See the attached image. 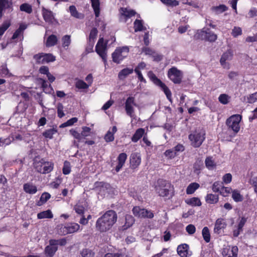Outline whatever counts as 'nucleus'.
Returning <instances> with one entry per match:
<instances>
[{
    "instance_id": "nucleus-1",
    "label": "nucleus",
    "mask_w": 257,
    "mask_h": 257,
    "mask_svg": "<svg viewBox=\"0 0 257 257\" xmlns=\"http://www.w3.org/2000/svg\"><path fill=\"white\" fill-rule=\"evenodd\" d=\"M117 220V215L115 211L109 210L99 217L96 222V228L100 232H105L109 230Z\"/></svg>"
},
{
    "instance_id": "nucleus-2",
    "label": "nucleus",
    "mask_w": 257,
    "mask_h": 257,
    "mask_svg": "<svg viewBox=\"0 0 257 257\" xmlns=\"http://www.w3.org/2000/svg\"><path fill=\"white\" fill-rule=\"evenodd\" d=\"M173 189V186L171 183L163 179L158 180L155 186V190L157 193L162 197L169 196Z\"/></svg>"
},
{
    "instance_id": "nucleus-3",
    "label": "nucleus",
    "mask_w": 257,
    "mask_h": 257,
    "mask_svg": "<svg viewBox=\"0 0 257 257\" xmlns=\"http://www.w3.org/2000/svg\"><path fill=\"white\" fill-rule=\"evenodd\" d=\"M205 139V133L203 130H196L189 135L191 145L194 148L199 147Z\"/></svg>"
},
{
    "instance_id": "nucleus-4",
    "label": "nucleus",
    "mask_w": 257,
    "mask_h": 257,
    "mask_svg": "<svg viewBox=\"0 0 257 257\" xmlns=\"http://www.w3.org/2000/svg\"><path fill=\"white\" fill-rule=\"evenodd\" d=\"M148 76L150 80L157 86L160 87L166 95L167 99L172 102V93L169 88L158 78L154 73L150 71L148 73Z\"/></svg>"
},
{
    "instance_id": "nucleus-5",
    "label": "nucleus",
    "mask_w": 257,
    "mask_h": 257,
    "mask_svg": "<svg viewBox=\"0 0 257 257\" xmlns=\"http://www.w3.org/2000/svg\"><path fill=\"white\" fill-rule=\"evenodd\" d=\"M137 106V104L135 102V97H128L125 101L124 108L126 114L132 119L131 122L132 123L137 119V116L135 113L134 106Z\"/></svg>"
},
{
    "instance_id": "nucleus-6",
    "label": "nucleus",
    "mask_w": 257,
    "mask_h": 257,
    "mask_svg": "<svg viewBox=\"0 0 257 257\" xmlns=\"http://www.w3.org/2000/svg\"><path fill=\"white\" fill-rule=\"evenodd\" d=\"M241 115L234 114L227 119L226 124L229 129H231L234 134H236L240 130V122L241 120Z\"/></svg>"
},
{
    "instance_id": "nucleus-7",
    "label": "nucleus",
    "mask_w": 257,
    "mask_h": 257,
    "mask_svg": "<svg viewBox=\"0 0 257 257\" xmlns=\"http://www.w3.org/2000/svg\"><path fill=\"white\" fill-rule=\"evenodd\" d=\"M129 49L127 47L117 48L112 54V60L114 62L119 63L128 54Z\"/></svg>"
},
{
    "instance_id": "nucleus-8",
    "label": "nucleus",
    "mask_w": 257,
    "mask_h": 257,
    "mask_svg": "<svg viewBox=\"0 0 257 257\" xmlns=\"http://www.w3.org/2000/svg\"><path fill=\"white\" fill-rule=\"evenodd\" d=\"M168 76L174 83L179 84L182 81L183 74L180 70L173 67L168 70Z\"/></svg>"
},
{
    "instance_id": "nucleus-9",
    "label": "nucleus",
    "mask_w": 257,
    "mask_h": 257,
    "mask_svg": "<svg viewBox=\"0 0 257 257\" xmlns=\"http://www.w3.org/2000/svg\"><path fill=\"white\" fill-rule=\"evenodd\" d=\"M95 51L104 62L106 61V43L102 38H100L96 45Z\"/></svg>"
},
{
    "instance_id": "nucleus-10",
    "label": "nucleus",
    "mask_w": 257,
    "mask_h": 257,
    "mask_svg": "<svg viewBox=\"0 0 257 257\" xmlns=\"http://www.w3.org/2000/svg\"><path fill=\"white\" fill-rule=\"evenodd\" d=\"M133 212L135 216L140 218H152L154 217V214L151 211L139 206L134 207Z\"/></svg>"
},
{
    "instance_id": "nucleus-11",
    "label": "nucleus",
    "mask_w": 257,
    "mask_h": 257,
    "mask_svg": "<svg viewBox=\"0 0 257 257\" xmlns=\"http://www.w3.org/2000/svg\"><path fill=\"white\" fill-rule=\"evenodd\" d=\"M233 56V52L230 49L228 50L222 55L220 59V63L224 68L227 69L229 68V64L226 61L231 60L232 59Z\"/></svg>"
},
{
    "instance_id": "nucleus-12",
    "label": "nucleus",
    "mask_w": 257,
    "mask_h": 257,
    "mask_svg": "<svg viewBox=\"0 0 257 257\" xmlns=\"http://www.w3.org/2000/svg\"><path fill=\"white\" fill-rule=\"evenodd\" d=\"M119 13L120 14L119 19L122 22H126L127 19L134 16L136 14V12L134 10L124 8H121L120 9Z\"/></svg>"
},
{
    "instance_id": "nucleus-13",
    "label": "nucleus",
    "mask_w": 257,
    "mask_h": 257,
    "mask_svg": "<svg viewBox=\"0 0 257 257\" xmlns=\"http://www.w3.org/2000/svg\"><path fill=\"white\" fill-rule=\"evenodd\" d=\"M238 248L236 246H227L224 247L222 251L223 257H237Z\"/></svg>"
},
{
    "instance_id": "nucleus-14",
    "label": "nucleus",
    "mask_w": 257,
    "mask_h": 257,
    "mask_svg": "<svg viewBox=\"0 0 257 257\" xmlns=\"http://www.w3.org/2000/svg\"><path fill=\"white\" fill-rule=\"evenodd\" d=\"M6 10L13 11V0H0V19L3 16V11Z\"/></svg>"
},
{
    "instance_id": "nucleus-15",
    "label": "nucleus",
    "mask_w": 257,
    "mask_h": 257,
    "mask_svg": "<svg viewBox=\"0 0 257 257\" xmlns=\"http://www.w3.org/2000/svg\"><path fill=\"white\" fill-rule=\"evenodd\" d=\"M177 253L181 257H189L191 255V252L189 251V246L187 244L184 243L178 246Z\"/></svg>"
},
{
    "instance_id": "nucleus-16",
    "label": "nucleus",
    "mask_w": 257,
    "mask_h": 257,
    "mask_svg": "<svg viewBox=\"0 0 257 257\" xmlns=\"http://www.w3.org/2000/svg\"><path fill=\"white\" fill-rule=\"evenodd\" d=\"M87 205L85 201H79L74 206L73 209L75 212L80 215H83L85 211L87 210Z\"/></svg>"
},
{
    "instance_id": "nucleus-17",
    "label": "nucleus",
    "mask_w": 257,
    "mask_h": 257,
    "mask_svg": "<svg viewBox=\"0 0 257 257\" xmlns=\"http://www.w3.org/2000/svg\"><path fill=\"white\" fill-rule=\"evenodd\" d=\"M37 82L41 85L43 91L47 93H50L53 90V88L50 83L43 78H39L37 79Z\"/></svg>"
},
{
    "instance_id": "nucleus-18",
    "label": "nucleus",
    "mask_w": 257,
    "mask_h": 257,
    "mask_svg": "<svg viewBox=\"0 0 257 257\" xmlns=\"http://www.w3.org/2000/svg\"><path fill=\"white\" fill-rule=\"evenodd\" d=\"M42 15L46 22L48 23H53L54 20V16L52 11L45 8H43Z\"/></svg>"
},
{
    "instance_id": "nucleus-19",
    "label": "nucleus",
    "mask_w": 257,
    "mask_h": 257,
    "mask_svg": "<svg viewBox=\"0 0 257 257\" xmlns=\"http://www.w3.org/2000/svg\"><path fill=\"white\" fill-rule=\"evenodd\" d=\"M200 35L202 39H206L210 42L215 41L217 38V36L214 33L211 32H207L205 30H202L201 32Z\"/></svg>"
},
{
    "instance_id": "nucleus-20",
    "label": "nucleus",
    "mask_w": 257,
    "mask_h": 257,
    "mask_svg": "<svg viewBox=\"0 0 257 257\" xmlns=\"http://www.w3.org/2000/svg\"><path fill=\"white\" fill-rule=\"evenodd\" d=\"M141 162V156L139 154L133 153L130 157V163L133 168H137Z\"/></svg>"
},
{
    "instance_id": "nucleus-21",
    "label": "nucleus",
    "mask_w": 257,
    "mask_h": 257,
    "mask_svg": "<svg viewBox=\"0 0 257 257\" xmlns=\"http://www.w3.org/2000/svg\"><path fill=\"white\" fill-rule=\"evenodd\" d=\"M127 158V155L125 153H120L117 157L118 164L115 167V171L118 172L122 166L124 165Z\"/></svg>"
},
{
    "instance_id": "nucleus-22",
    "label": "nucleus",
    "mask_w": 257,
    "mask_h": 257,
    "mask_svg": "<svg viewBox=\"0 0 257 257\" xmlns=\"http://www.w3.org/2000/svg\"><path fill=\"white\" fill-rule=\"evenodd\" d=\"M57 249V246H56L55 245H51L49 243V245L46 246L45 248V254L46 257H53Z\"/></svg>"
},
{
    "instance_id": "nucleus-23",
    "label": "nucleus",
    "mask_w": 257,
    "mask_h": 257,
    "mask_svg": "<svg viewBox=\"0 0 257 257\" xmlns=\"http://www.w3.org/2000/svg\"><path fill=\"white\" fill-rule=\"evenodd\" d=\"M23 189L25 192L30 194H35L37 191V187L32 183H25Z\"/></svg>"
},
{
    "instance_id": "nucleus-24",
    "label": "nucleus",
    "mask_w": 257,
    "mask_h": 257,
    "mask_svg": "<svg viewBox=\"0 0 257 257\" xmlns=\"http://www.w3.org/2000/svg\"><path fill=\"white\" fill-rule=\"evenodd\" d=\"M54 164L51 162H46L44 160L43 170L40 169L39 173L42 174L49 173L51 172L53 169Z\"/></svg>"
},
{
    "instance_id": "nucleus-25",
    "label": "nucleus",
    "mask_w": 257,
    "mask_h": 257,
    "mask_svg": "<svg viewBox=\"0 0 257 257\" xmlns=\"http://www.w3.org/2000/svg\"><path fill=\"white\" fill-rule=\"evenodd\" d=\"M226 224L224 220L221 218L218 219L215 222L214 228V231L216 233L219 234L221 230L225 228Z\"/></svg>"
},
{
    "instance_id": "nucleus-26",
    "label": "nucleus",
    "mask_w": 257,
    "mask_h": 257,
    "mask_svg": "<svg viewBox=\"0 0 257 257\" xmlns=\"http://www.w3.org/2000/svg\"><path fill=\"white\" fill-rule=\"evenodd\" d=\"M228 8L224 5H220L218 6H214L211 8V12L215 15H219L226 11Z\"/></svg>"
},
{
    "instance_id": "nucleus-27",
    "label": "nucleus",
    "mask_w": 257,
    "mask_h": 257,
    "mask_svg": "<svg viewBox=\"0 0 257 257\" xmlns=\"http://www.w3.org/2000/svg\"><path fill=\"white\" fill-rule=\"evenodd\" d=\"M117 128L115 126H113L111 131L109 130L104 137V139L107 142H112L114 140V134L116 132Z\"/></svg>"
},
{
    "instance_id": "nucleus-28",
    "label": "nucleus",
    "mask_w": 257,
    "mask_h": 257,
    "mask_svg": "<svg viewBox=\"0 0 257 257\" xmlns=\"http://www.w3.org/2000/svg\"><path fill=\"white\" fill-rule=\"evenodd\" d=\"M145 134V130L142 128H140L137 130L134 135L132 137V141L133 142H137Z\"/></svg>"
},
{
    "instance_id": "nucleus-29",
    "label": "nucleus",
    "mask_w": 257,
    "mask_h": 257,
    "mask_svg": "<svg viewBox=\"0 0 257 257\" xmlns=\"http://www.w3.org/2000/svg\"><path fill=\"white\" fill-rule=\"evenodd\" d=\"M135 32L143 31L146 29L142 20L137 19L134 23Z\"/></svg>"
},
{
    "instance_id": "nucleus-30",
    "label": "nucleus",
    "mask_w": 257,
    "mask_h": 257,
    "mask_svg": "<svg viewBox=\"0 0 257 257\" xmlns=\"http://www.w3.org/2000/svg\"><path fill=\"white\" fill-rule=\"evenodd\" d=\"M219 197L218 195L212 193L208 194L205 197V201L209 204H215L218 201Z\"/></svg>"
},
{
    "instance_id": "nucleus-31",
    "label": "nucleus",
    "mask_w": 257,
    "mask_h": 257,
    "mask_svg": "<svg viewBox=\"0 0 257 257\" xmlns=\"http://www.w3.org/2000/svg\"><path fill=\"white\" fill-rule=\"evenodd\" d=\"M134 70L131 68H126L121 70L118 73V78L120 79H125L128 75L132 74Z\"/></svg>"
},
{
    "instance_id": "nucleus-32",
    "label": "nucleus",
    "mask_w": 257,
    "mask_h": 257,
    "mask_svg": "<svg viewBox=\"0 0 257 257\" xmlns=\"http://www.w3.org/2000/svg\"><path fill=\"white\" fill-rule=\"evenodd\" d=\"M91 2L95 17L97 18L100 14V1L99 0H91Z\"/></svg>"
},
{
    "instance_id": "nucleus-33",
    "label": "nucleus",
    "mask_w": 257,
    "mask_h": 257,
    "mask_svg": "<svg viewBox=\"0 0 257 257\" xmlns=\"http://www.w3.org/2000/svg\"><path fill=\"white\" fill-rule=\"evenodd\" d=\"M206 168L209 170H213L215 168L216 163L212 157H207L205 161Z\"/></svg>"
},
{
    "instance_id": "nucleus-34",
    "label": "nucleus",
    "mask_w": 257,
    "mask_h": 257,
    "mask_svg": "<svg viewBox=\"0 0 257 257\" xmlns=\"http://www.w3.org/2000/svg\"><path fill=\"white\" fill-rule=\"evenodd\" d=\"M97 30L96 28H93L90 33L89 37V43L90 44V50L92 49L93 44L97 35Z\"/></svg>"
},
{
    "instance_id": "nucleus-35",
    "label": "nucleus",
    "mask_w": 257,
    "mask_h": 257,
    "mask_svg": "<svg viewBox=\"0 0 257 257\" xmlns=\"http://www.w3.org/2000/svg\"><path fill=\"white\" fill-rule=\"evenodd\" d=\"M58 42V38L56 36L51 35L48 37L46 42V46L50 47L55 45Z\"/></svg>"
},
{
    "instance_id": "nucleus-36",
    "label": "nucleus",
    "mask_w": 257,
    "mask_h": 257,
    "mask_svg": "<svg viewBox=\"0 0 257 257\" xmlns=\"http://www.w3.org/2000/svg\"><path fill=\"white\" fill-rule=\"evenodd\" d=\"M232 198L236 202H241L243 200V196L240 194L238 190H233L232 191Z\"/></svg>"
},
{
    "instance_id": "nucleus-37",
    "label": "nucleus",
    "mask_w": 257,
    "mask_h": 257,
    "mask_svg": "<svg viewBox=\"0 0 257 257\" xmlns=\"http://www.w3.org/2000/svg\"><path fill=\"white\" fill-rule=\"evenodd\" d=\"M37 217L38 219H44V218H52L53 215L50 210H47L41 212L37 214Z\"/></svg>"
},
{
    "instance_id": "nucleus-38",
    "label": "nucleus",
    "mask_w": 257,
    "mask_h": 257,
    "mask_svg": "<svg viewBox=\"0 0 257 257\" xmlns=\"http://www.w3.org/2000/svg\"><path fill=\"white\" fill-rule=\"evenodd\" d=\"M200 187V185L197 183H191L190 184L186 189V193L187 194H192L198 189Z\"/></svg>"
},
{
    "instance_id": "nucleus-39",
    "label": "nucleus",
    "mask_w": 257,
    "mask_h": 257,
    "mask_svg": "<svg viewBox=\"0 0 257 257\" xmlns=\"http://www.w3.org/2000/svg\"><path fill=\"white\" fill-rule=\"evenodd\" d=\"M186 203L192 206H200L201 202L200 199L197 197H193L185 201Z\"/></svg>"
},
{
    "instance_id": "nucleus-40",
    "label": "nucleus",
    "mask_w": 257,
    "mask_h": 257,
    "mask_svg": "<svg viewBox=\"0 0 257 257\" xmlns=\"http://www.w3.org/2000/svg\"><path fill=\"white\" fill-rule=\"evenodd\" d=\"M135 220L134 217L130 215H126L125 216V222L123 226V229H126L131 227L134 223Z\"/></svg>"
},
{
    "instance_id": "nucleus-41",
    "label": "nucleus",
    "mask_w": 257,
    "mask_h": 257,
    "mask_svg": "<svg viewBox=\"0 0 257 257\" xmlns=\"http://www.w3.org/2000/svg\"><path fill=\"white\" fill-rule=\"evenodd\" d=\"M67 243L66 239L63 238L60 239H50L49 240V243L51 245H55L57 246L58 245L64 246L66 245Z\"/></svg>"
},
{
    "instance_id": "nucleus-42",
    "label": "nucleus",
    "mask_w": 257,
    "mask_h": 257,
    "mask_svg": "<svg viewBox=\"0 0 257 257\" xmlns=\"http://www.w3.org/2000/svg\"><path fill=\"white\" fill-rule=\"evenodd\" d=\"M71 37L70 35H65L62 38V47L65 49H67L71 43Z\"/></svg>"
},
{
    "instance_id": "nucleus-43",
    "label": "nucleus",
    "mask_w": 257,
    "mask_h": 257,
    "mask_svg": "<svg viewBox=\"0 0 257 257\" xmlns=\"http://www.w3.org/2000/svg\"><path fill=\"white\" fill-rule=\"evenodd\" d=\"M68 234L73 233L78 231L80 226L78 223H72L67 225Z\"/></svg>"
},
{
    "instance_id": "nucleus-44",
    "label": "nucleus",
    "mask_w": 257,
    "mask_h": 257,
    "mask_svg": "<svg viewBox=\"0 0 257 257\" xmlns=\"http://www.w3.org/2000/svg\"><path fill=\"white\" fill-rule=\"evenodd\" d=\"M69 12L71 15L73 17L78 19H81L83 18L82 15L77 12L76 8L74 6H71L69 7Z\"/></svg>"
},
{
    "instance_id": "nucleus-45",
    "label": "nucleus",
    "mask_w": 257,
    "mask_h": 257,
    "mask_svg": "<svg viewBox=\"0 0 257 257\" xmlns=\"http://www.w3.org/2000/svg\"><path fill=\"white\" fill-rule=\"evenodd\" d=\"M11 24L9 20L5 21L0 26V37L2 36L6 30L10 27Z\"/></svg>"
},
{
    "instance_id": "nucleus-46",
    "label": "nucleus",
    "mask_w": 257,
    "mask_h": 257,
    "mask_svg": "<svg viewBox=\"0 0 257 257\" xmlns=\"http://www.w3.org/2000/svg\"><path fill=\"white\" fill-rule=\"evenodd\" d=\"M57 133V130L55 128H50L47 130L43 133V136L46 138L49 139H51L53 138V136L54 134Z\"/></svg>"
},
{
    "instance_id": "nucleus-47",
    "label": "nucleus",
    "mask_w": 257,
    "mask_h": 257,
    "mask_svg": "<svg viewBox=\"0 0 257 257\" xmlns=\"http://www.w3.org/2000/svg\"><path fill=\"white\" fill-rule=\"evenodd\" d=\"M57 233L61 235H64L68 234L67 226L62 224L59 225L57 227Z\"/></svg>"
},
{
    "instance_id": "nucleus-48",
    "label": "nucleus",
    "mask_w": 257,
    "mask_h": 257,
    "mask_svg": "<svg viewBox=\"0 0 257 257\" xmlns=\"http://www.w3.org/2000/svg\"><path fill=\"white\" fill-rule=\"evenodd\" d=\"M51 195L48 193H43L39 201L38 202L37 204L39 206H41L44 203H45L50 198Z\"/></svg>"
},
{
    "instance_id": "nucleus-49",
    "label": "nucleus",
    "mask_w": 257,
    "mask_h": 257,
    "mask_svg": "<svg viewBox=\"0 0 257 257\" xmlns=\"http://www.w3.org/2000/svg\"><path fill=\"white\" fill-rule=\"evenodd\" d=\"M202 234L204 240L209 242L210 240V234L209 229L207 227H204L202 231Z\"/></svg>"
},
{
    "instance_id": "nucleus-50",
    "label": "nucleus",
    "mask_w": 257,
    "mask_h": 257,
    "mask_svg": "<svg viewBox=\"0 0 257 257\" xmlns=\"http://www.w3.org/2000/svg\"><path fill=\"white\" fill-rule=\"evenodd\" d=\"M20 10L21 11L25 12L28 14H31L32 12V6L27 3L22 4L20 7Z\"/></svg>"
},
{
    "instance_id": "nucleus-51",
    "label": "nucleus",
    "mask_w": 257,
    "mask_h": 257,
    "mask_svg": "<svg viewBox=\"0 0 257 257\" xmlns=\"http://www.w3.org/2000/svg\"><path fill=\"white\" fill-rule=\"evenodd\" d=\"M230 99V97L226 94H221L218 97L219 101L223 104H227L229 102Z\"/></svg>"
},
{
    "instance_id": "nucleus-52",
    "label": "nucleus",
    "mask_w": 257,
    "mask_h": 257,
    "mask_svg": "<svg viewBox=\"0 0 257 257\" xmlns=\"http://www.w3.org/2000/svg\"><path fill=\"white\" fill-rule=\"evenodd\" d=\"M223 187V183L218 181L215 182L212 186V190L214 192H219Z\"/></svg>"
},
{
    "instance_id": "nucleus-53",
    "label": "nucleus",
    "mask_w": 257,
    "mask_h": 257,
    "mask_svg": "<svg viewBox=\"0 0 257 257\" xmlns=\"http://www.w3.org/2000/svg\"><path fill=\"white\" fill-rule=\"evenodd\" d=\"M43 55L44 58L43 59L44 60V63L53 62L55 60V57L51 54L43 53Z\"/></svg>"
},
{
    "instance_id": "nucleus-54",
    "label": "nucleus",
    "mask_w": 257,
    "mask_h": 257,
    "mask_svg": "<svg viewBox=\"0 0 257 257\" xmlns=\"http://www.w3.org/2000/svg\"><path fill=\"white\" fill-rule=\"evenodd\" d=\"M75 86L78 89H87L89 87V85H88L83 80H78L76 82Z\"/></svg>"
},
{
    "instance_id": "nucleus-55",
    "label": "nucleus",
    "mask_w": 257,
    "mask_h": 257,
    "mask_svg": "<svg viewBox=\"0 0 257 257\" xmlns=\"http://www.w3.org/2000/svg\"><path fill=\"white\" fill-rule=\"evenodd\" d=\"M78 119L76 117H73L68 120H67L66 122L62 123L61 125V127H64L72 125L74 123L76 122L77 121Z\"/></svg>"
},
{
    "instance_id": "nucleus-56",
    "label": "nucleus",
    "mask_w": 257,
    "mask_h": 257,
    "mask_svg": "<svg viewBox=\"0 0 257 257\" xmlns=\"http://www.w3.org/2000/svg\"><path fill=\"white\" fill-rule=\"evenodd\" d=\"M63 173L65 175L69 174L71 172V167L70 163L68 161H65L64 163L63 167Z\"/></svg>"
},
{
    "instance_id": "nucleus-57",
    "label": "nucleus",
    "mask_w": 257,
    "mask_h": 257,
    "mask_svg": "<svg viewBox=\"0 0 257 257\" xmlns=\"http://www.w3.org/2000/svg\"><path fill=\"white\" fill-rule=\"evenodd\" d=\"M232 190L231 188L229 187H225L223 186L220 192V194L222 195L223 196L226 197L230 193L232 192Z\"/></svg>"
},
{
    "instance_id": "nucleus-58",
    "label": "nucleus",
    "mask_w": 257,
    "mask_h": 257,
    "mask_svg": "<svg viewBox=\"0 0 257 257\" xmlns=\"http://www.w3.org/2000/svg\"><path fill=\"white\" fill-rule=\"evenodd\" d=\"M165 5L172 7H175L179 5V2L176 0H160Z\"/></svg>"
},
{
    "instance_id": "nucleus-59",
    "label": "nucleus",
    "mask_w": 257,
    "mask_h": 257,
    "mask_svg": "<svg viewBox=\"0 0 257 257\" xmlns=\"http://www.w3.org/2000/svg\"><path fill=\"white\" fill-rule=\"evenodd\" d=\"M242 34V29L239 27H234L232 30L231 35L234 37H237V36Z\"/></svg>"
},
{
    "instance_id": "nucleus-60",
    "label": "nucleus",
    "mask_w": 257,
    "mask_h": 257,
    "mask_svg": "<svg viewBox=\"0 0 257 257\" xmlns=\"http://www.w3.org/2000/svg\"><path fill=\"white\" fill-rule=\"evenodd\" d=\"M81 253L83 257H93L94 256V253L89 249H83Z\"/></svg>"
},
{
    "instance_id": "nucleus-61",
    "label": "nucleus",
    "mask_w": 257,
    "mask_h": 257,
    "mask_svg": "<svg viewBox=\"0 0 257 257\" xmlns=\"http://www.w3.org/2000/svg\"><path fill=\"white\" fill-rule=\"evenodd\" d=\"M166 157L168 158H174L176 155V152L173 149L166 150L164 153Z\"/></svg>"
},
{
    "instance_id": "nucleus-62",
    "label": "nucleus",
    "mask_w": 257,
    "mask_h": 257,
    "mask_svg": "<svg viewBox=\"0 0 257 257\" xmlns=\"http://www.w3.org/2000/svg\"><path fill=\"white\" fill-rule=\"evenodd\" d=\"M43 58V53L36 54L34 56V59L36 61V63L38 64H44Z\"/></svg>"
},
{
    "instance_id": "nucleus-63",
    "label": "nucleus",
    "mask_w": 257,
    "mask_h": 257,
    "mask_svg": "<svg viewBox=\"0 0 257 257\" xmlns=\"http://www.w3.org/2000/svg\"><path fill=\"white\" fill-rule=\"evenodd\" d=\"M232 180V175L230 173L225 174L222 177V183L227 184L231 182Z\"/></svg>"
},
{
    "instance_id": "nucleus-64",
    "label": "nucleus",
    "mask_w": 257,
    "mask_h": 257,
    "mask_svg": "<svg viewBox=\"0 0 257 257\" xmlns=\"http://www.w3.org/2000/svg\"><path fill=\"white\" fill-rule=\"evenodd\" d=\"M257 101V92L250 94L247 97V102L250 103H253Z\"/></svg>"
}]
</instances>
